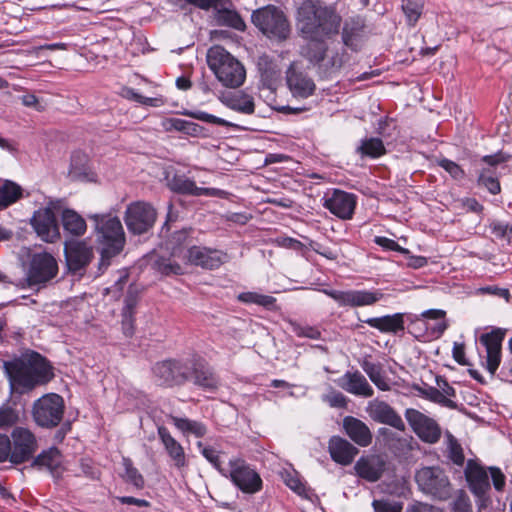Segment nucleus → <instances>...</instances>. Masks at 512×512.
Instances as JSON below:
<instances>
[{
  "label": "nucleus",
  "mask_w": 512,
  "mask_h": 512,
  "mask_svg": "<svg viewBox=\"0 0 512 512\" xmlns=\"http://www.w3.org/2000/svg\"><path fill=\"white\" fill-rule=\"evenodd\" d=\"M207 64L225 87H240L246 78L244 66L222 46L215 45L208 50Z\"/></svg>",
  "instance_id": "20e7f679"
},
{
  "label": "nucleus",
  "mask_w": 512,
  "mask_h": 512,
  "mask_svg": "<svg viewBox=\"0 0 512 512\" xmlns=\"http://www.w3.org/2000/svg\"><path fill=\"white\" fill-rule=\"evenodd\" d=\"M184 115L189 116L193 119L200 120L203 122L224 126V127H234L235 125L223 118L217 117L215 115L209 114L204 111L196 110V111H186Z\"/></svg>",
  "instance_id": "a18cd8bd"
},
{
  "label": "nucleus",
  "mask_w": 512,
  "mask_h": 512,
  "mask_svg": "<svg viewBox=\"0 0 512 512\" xmlns=\"http://www.w3.org/2000/svg\"><path fill=\"white\" fill-rule=\"evenodd\" d=\"M191 367L190 379L193 383L205 390L214 391L219 386V379L211 367L201 360H189Z\"/></svg>",
  "instance_id": "393cba45"
},
{
  "label": "nucleus",
  "mask_w": 512,
  "mask_h": 512,
  "mask_svg": "<svg viewBox=\"0 0 512 512\" xmlns=\"http://www.w3.org/2000/svg\"><path fill=\"white\" fill-rule=\"evenodd\" d=\"M227 476L243 493L255 494L262 489L258 472L241 458H232L228 463Z\"/></svg>",
  "instance_id": "6e6552de"
},
{
  "label": "nucleus",
  "mask_w": 512,
  "mask_h": 512,
  "mask_svg": "<svg viewBox=\"0 0 512 512\" xmlns=\"http://www.w3.org/2000/svg\"><path fill=\"white\" fill-rule=\"evenodd\" d=\"M438 165L443 168L455 180H462L465 177L464 170L454 161L442 158L437 161Z\"/></svg>",
  "instance_id": "6e6d98bb"
},
{
  "label": "nucleus",
  "mask_w": 512,
  "mask_h": 512,
  "mask_svg": "<svg viewBox=\"0 0 512 512\" xmlns=\"http://www.w3.org/2000/svg\"><path fill=\"white\" fill-rule=\"evenodd\" d=\"M451 512H473L469 498L465 495H460L454 501Z\"/></svg>",
  "instance_id": "774afa93"
},
{
  "label": "nucleus",
  "mask_w": 512,
  "mask_h": 512,
  "mask_svg": "<svg viewBox=\"0 0 512 512\" xmlns=\"http://www.w3.org/2000/svg\"><path fill=\"white\" fill-rule=\"evenodd\" d=\"M322 400L332 408H346L348 404V398L342 392L334 389L324 394Z\"/></svg>",
  "instance_id": "603ef678"
},
{
  "label": "nucleus",
  "mask_w": 512,
  "mask_h": 512,
  "mask_svg": "<svg viewBox=\"0 0 512 512\" xmlns=\"http://www.w3.org/2000/svg\"><path fill=\"white\" fill-rule=\"evenodd\" d=\"M170 419L174 426L181 431L184 436L193 435L196 438H202L207 434V426L200 421L172 415L170 416Z\"/></svg>",
  "instance_id": "72a5a7b5"
},
{
  "label": "nucleus",
  "mask_w": 512,
  "mask_h": 512,
  "mask_svg": "<svg viewBox=\"0 0 512 512\" xmlns=\"http://www.w3.org/2000/svg\"><path fill=\"white\" fill-rule=\"evenodd\" d=\"M32 415L35 423L42 428L58 426L64 415L63 398L55 393L42 396L34 402Z\"/></svg>",
  "instance_id": "0eeeda50"
},
{
  "label": "nucleus",
  "mask_w": 512,
  "mask_h": 512,
  "mask_svg": "<svg viewBox=\"0 0 512 512\" xmlns=\"http://www.w3.org/2000/svg\"><path fill=\"white\" fill-rule=\"evenodd\" d=\"M11 439L6 434H0V463L10 461Z\"/></svg>",
  "instance_id": "0e129e2a"
},
{
  "label": "nucleus",
  "mask_w": 512,
  "mask_h": 512,
  "mask_svg": "<svg viewBox=\"0 0 512 512\" xmlns=\"http://www.w3.org/2000/svg\"><path fill=\"white\" fill-rule=\"evenodd\" d=\"M328 449L331 458L341 465L351 464L359 452L355 446L340 436H333L329 440Z\"/></svg>",
  "instance_id": "c756f323"
},
{
  "label": "nucleus",
  "mask_w": 512,
  "mask_h": 512,
  "mask_svg": "<svg viewBox=\"0 0 512 512\" xmlns=\"http://www.w3.org/2000/svg\"><path fill=\"white\" fill-rule=\"evenodd\" d=\"M169 187L172 191L179 194H187L192 196H220L223 191L217 188H201L196 183L184 175H175L169 181Z\"/></svg>",
  "instance_id": "c85d7f7f"
},
{
  "label": "nucleus",
  "mask_w": 512,
  "mask_h": 512,
  "mask_svg": "<svg viewBox=\"0 0 512 512\" xmlns=\"http://www.w3.org/2000/svg\"><path fill=\"white\" fill-rule=\"evenodd\" d=\"M354 468L361 478L369 482H376L382 477L386 462L382 456L373 454L361 457Z\"/></svg>",
  "instance_id": "a878e982"
},
{
  "label": "nucleus",
  "mask_w": 512,
  "mask_h": 512,
  "mask_svg": "<svg viewBox=\"0 0 512 512\" xmlns=\"http://www.w3.org/2000/svg\"><path fill=\"white\" fill-rule=\"evenodd\" d=\"M96 240L101 245V264L109 265V260L124 249L126 238L120 219L111 214H93Z\"/></svg>",
  "instance_id": "7ed1b4c3"
},
{
  "label": "nucleus",
  "mask_w": 512,
  "mask_h": 512,
  "mask_svg": "<svg viewBox=\"0 0 512 512\" xmlns=\"http://www.w3.org/2000/svg\"><path fill=\"white\" fill-rule=\"evenodd\" d=\"M157 269L164 275H181L183 268L177 262L170 259H159L156 262Z\"/></svg>",
  "instance_id": "4d7b16f0"
},
{
  "label": "nucleus",
  "mask_w": 512,
  "mask_h": 512,
  "mask_svg": "<svg viewBox=\"0 0 512 512\" xmlns=\"http://www.w3.org/2000/svg\"><path fill=\"white\" fill-rule=\"evenodd\" d=\"M222 102L228 108L240 113L253 114L255 111L253 97L242 92H237L230 96H226L222 99Z\"/></svg>",
  "instance_id": "f704fd0d"
},
{
  "label": "nucleus",
  "mask_w": 512,
  "mask_h": 512,
  "mask_svg": "<svg viewBox=\"0 0 512 512\" xmlns=\"http://www.w3.org/2000/svg\"><path fill=\"white\" fill-rule=\"evenodd\" d=\"M19 415L17 411L9 406L0 408V429L12 427L18 422Z\"/></svg>",
  "instance_id": "864d4df0"
},
{
  "label": "nucleus",
  "mask_w": 512,
  "mask_h": 512,
  "mask_svg": "<svg viewBox=\"0 0 512 512\" xmlns=\"http://www.w3.org/2000/svg\"><path fill=\"white\" fill-rule=\"evenodd\" d=\"M62 225L64 230L72 236H82L87 230V225L76 211L72 209H64L62 212Z\"/></svg>",
  "instance_id": "473e14b6"
},
{
  "label": "nucleus",
  "mask_w": 512,
  "mask_h": 512,
  "mask_svg": "<svg viewBox=\"0 0 512 512\" xmlns=\"http://www.w3.org/2000/svg\"><path fill=\"white\" fill-rule=\"evenodd\" d=\"M491 232L499 239L510 242L512 238V223L493 221L490 224Z\"/></svg>",
  "instance_id": "5fc2aeb1"
},
{
  "label": "nucleus",
  "mask_w": 512,
  "mask_h": 512,
  "mask_svg": "<svg viewBox=\"0 0 512 512\" xmlns=\"http://www.w3.org/2000/svg\"><path fill=\"white\" fill-rule=\"evenodd\" d=\"M512 158V155L507 154L505 152L499 151L493 155H485L482 157V161L487 165L494 167L498 164L509 161Z\"/></svg>",
  "instance_id": "e2e57ef3"
},
{
  "label": "nucleus",
  "mask_w": 512,
  "mask_h": 512,
  "mask_svg": "<svg viewBox=\"0 0 512 512\" xmlns=\"http://www.w3.org/2000/svg\"><path fill=\"white\" fill-rule=\"evenodd\" d=\"M465 477L470 490L477 497H484L490 489V482L486 470L472 460L467 462Z\"/></svg>",
  "instance_id": "bb28decb"
},
{
  "label": "nucleus",
  "mask_w": 512,
  "mask_h": 512,
  "mask_svg": "<svg viewBox=\"0 0 512 512\" xmlns=\"http://www.w3.org/2000/svg\"><path fill=\"white\" fill-rule=\"evenodd\" d=\"M343 429L348 437L360 447H367L372 443L373 435L370 428L356 417H344Z\"/></svg>",
  "instance_id": "cd10ccee"
},
{
  "label": "nucleus",
  "mask_w": 512,
  "mask_h": 512,
  "mask_svg": "<svg viewBox=\"0 0 512 512\" xmlns=\"http://www.w3.org/2000/svg\"><path fill=\"white\" fill-rule=\"evenodd\" d=\"M446 436L450 460L458 466L463 465L465 457L461 445L451 433H447Z\"/></svg>",
  "instance_id": "49530a36"
},
{
  "label": "nucleus",
  "mask_w": 512,
  "mask_h": 512,
  "mask_svg": "<svg viewBox=\"0 0 512 512\" xmlns=\"http://www.w3.org/2000/svg\"><path fill=\"white\" fill-rule=\"evenodd\" d=\"M10 462L22 464L28 461L38 448L35 435L27 428L15 427L11 433Z\"/></svg>",
  "instance_id": "ddd939ff"
},
{
  "label": "nucleus",
  "mask_w": 512,
  "mask_h": 512,
  "mask_svg": "<svg viewBox=\"0 0 512 512\" xmlns=\"http://www.w3.org/2000/svg\"><path fill=\"white\" fill-rule=\"evenodd\" d=\"M335 382L342 390L356 397L370 398L374 395L373 387L359 370L346 371Z\"/></svg>",
  "instance_id": "aec40b11"
},
{
  "label": "nucleus",
  "mask_w": 512,
  "mask_h": 512,
  "mask_svg": "<svg viewBox=\"0 0 512 512\" xmlns=\"http://www.w3.org/2000/svg\"><path fill=\"white\" fill-rule=\"evenodd\" d=\"M360 366L363 372L379 390L389 391L391 389L381 363H374L370 361L368 357H364L360 362Z\"/></svg>",
  "instance_id": "7c9ffc66"
},
{
  "label": "nucleus",
  "mask_w": 512,
  "mask_h": 512,
  "mask_svg": "<svg viewBox=\"0 0 512 512\" xmlns=\"http://www.w3.org/2000/svg\"><path fill=\"white\" fill-rule=\"evenodd\" d=\"M365 411L376 423L391 426L399 431L405 430V423L397 411L390 404L379 398L368 401Z\"/></svg>",
  "instance_id": "f3484780"
},
{
  "label": "nucleus",
  "mask_w": 512,
  "mask_h": 512,
  "mask_svg": "<svg viewBox=\"0 0 512 512\" xmlns=\"http://www.w3.org/2000/svg\"><path fill=\"white\" fill-rule=\"evenodd\" d=\"M252 22L269 38L285 40L290 33V25L284 13L275 6L268 5L253 12Z\"/></svg>",
  "instance_id": "39448f33"
},
{
  "label": "nucleus",
  "mask_w": 512,
  "mask_h": 512,
  "mask_svg": "<svg viewBox=\"0 0 512 512\" xmlns=\"http://www.w3.org/2000/svg\"><path fill=\"white\" fill-rule=\"evenodd\" d=\"M137 302L138 294L132 287H130L125 297V307L123 309L124 325L126 324L128 317L130 318L133 316V310L136 307Z\"/></svg>",
  "instance_id": "bf43d9fd"
},
{
  "label": "nucleus",
  "mask_w": 512,
  "mask_h": 512,
  "mask_svg": "<svg viewBox=\"0 0 512 512\" xmlns=\"http://www.w3.org/2000/svg\"><path fill=\"white\" fill-rule=\"evenodd\" d=\"M415 480L419 489L438 500L451 497L452 488L448 476L438 466L422 467L417 470Z\"/></svg>",
  "instance_id": "423d86ee"
},
{
  "label": "nucleus",
  "mask_w": 512,
  "mask_h": 512,
  "mask_svg": "<svg viewBox=\"0 0 512 512\" xmlns=\"http://www.w3.org/2000/svg\"><path fill=\"white\" fill-rule=\"evenodd\" d=\"M58 263L53 255L40 252L32 255L27 272L30 285L45 284L56 277Z\"/></svg>",
  "instance_id": "f8f14e48"
},
{
  "label": "nucleus",
  "mask_w": 512,
  "mask_h": 512,
  "mask_svg": "<svg viewBox=\"0 0 512 512\" xmlns=\"http://www.w3.org/2000/svg\"><path fill=\"white\" fill-rule=\"evenodd\" d=\"M165 126L167 130H176L192 137H198L204 132V128L199 124L180 118L168 119Z\"/></svg>",
  "instance_id": "e433bc0d"
},
{
  "label": "nucleus",
  "mask_w": 512,
  "mask_h": 512,
  "mask_svg": "<svg viewBox=\"0 0 512 512\" xmlns=\"http://www.w3.org/2000/svg\"><path fill=\"white\" fill-rule=\"evenodd\" d=\"M307 44L301 47V55L307 59L313 66L320 69L324 77L330 75L333 71L339 69L342 60L338 56L325 61L327 45L325 40H307Z\"/></svg>",
  "instance_id": "9b49d317"
},
{
  "label": "nucleus",
  "mask_w": 512,
  "mask_h": 512,
  "mask_svg": "<svg viewBox=\"0 0 512 512\" xmlns=\"http://www.w3.org/2000/svg\"><path fill=\"white\" fill-rule=\"evenodd\" d=\"M374 512H401L403 505L399 501L379 499L372 502Z\"/></svg>",
  "instance_id": "3c124183"
},
{
  "label": "nucleus",
  "mask_w": 512,
  "mask_h": 512,
  "mask_svg": "<svg viewBox=\"0 0 512 512\" xmlns=\"http://www.w3.org/2000/svg\"><path fill=\"white\" fill-rule=\"evenodd\" d=\"M341 16L319 0H305L297 12V30L305 40H327L337 35Z\"/></svg>",
  "instance_id": "f257e3e1"
},
{
  "label": "nucleus",
  "mask_w": 512,
  "mask_h": 512,
  "mask_svg": "<svg viewBox=\"0 0 512 512\" xmlns=\"http://www.w3.org/2000/svg\"><path fill=\"white\" fill-rule=\"evenodd\" d=\"M156 218V210L149 203L137 201L127 206L124 221L130 233L142 235L154 226Z\"/></svg>",
  "instance_id": "1a4fd4ad"
},
{
  "label": "nucleus",
  "mask_w": 512,
  "mask_h": 512,
  "mask_svg": "<svg viewBox=\"0 0 512 512\" xmlns=\"http://www.w3.org/2000/svg\"><path fill=\"white\" fill-rule=\"evenodd\" d=\"M237 299L242 303L257 304L267 309H273L276 303L275 297L257 292H242L237 296Z\"/></svg>",
  "instance_id": "ea45409f"
},
{
  "label": "nucleus",
  "mask_w": 512,
  "mask_h": 512,
  "mask_svg": "<svg viewBox=\"0 0 512 512\" xmlns=\"http://www.w3.org/2000/svg\"><path fill=\"white\" fill-rule=\"evenodd\" d=\"M323 292L334 299L340 306L361 307L373 305L383 298V293L380 290L367 291V290H328L324 289Z\"/></svg>",
  "instance_id": "2eb2a0df"
},
{
  "label": "nucleus",
  "mask_w": 512,
  "mask_h": 512,
  "mask_svg": "<svg viewBox=\"0 0 512 512\" xmlns=\"http://www.w3.org/2000/svg\"><path fill=\"white\" fill-rule=\"evenodd\" d=\"M86 155L81 152H75L71 157L70 171L69 174L72 177H76L81 173V170L84 169V164L86 163Z\"/></svg>",
  "instance_id": "680f3d73"
},
{
  "label": "nucleus",
  "mask_w": 512,
  "mask_h": 512,
  "mask_svg": "<svg viewBox=\"0 0 512 512\" xmlns=\"http://www.w3.org/2000/svg\"><path fill=\"white\" fill-rule=\"evenodd\" d=\"M479 185L484 186L491 194H498L501 186L496 177L493 175L491 168H483L478 175Z\"/></svg>",
  "instance_id": "c03bdc74"
},
{
  "label": "nucleus",
  "mask_w": 512,
  "mask_h": 512,
  "mask_svg": "<svg viewBox=\"0 0 512 512\" xmlns=\"http://www.w3.org/2000/svg\"><path fill=\"white\" fill-rule=\"evenodd\" d=\"M506 330L495 328L489 333L481 335L480 342L485 346L487 353L486 368L494 375L501 362V347Z\"/></svg>",
  "instance_id": "412c9836"
},
{
  "label": "nucleus",
  "mask_w": 512,
  "mask_h": 512,
  "mask_svg": "<svg viewBox=\"0 0 512 512\" xmlns=\"http://www.w3.org/2000/svg\"><path fill=\"white\" fill-rule=\"evenodd\" d=\"M355 206V195L339 189H335L331 197L326 198L324 202L325 208H327L332 214L344 220L352 218Z\"/></svg>",
  "instance_id": "4be33fe9"
},
{
  "label": "nucleus",
  "mask_w": 512,
  "mask_h": 512,
  "mask_svg": "<svg viewBox=\"0 0 512 512\" xmlns=\"http://www.w3.org/2000/svg\"><path fill=\"white\" fill-rule=\"evenodd\" d=\"M64 253L68 270L72 273L84 270L94 257L93 247L80 240L67 242Z\"/></svg>",
  "instance_id": "dca6fc26"
},
{
  "label": "nucleus",
  "mask_w": 512,
  "mask_h": 512,
  "mask_svg": "<svg viewBox=\"0 0 512 512\" xmlns=\"http://www.w3.org/2000/svg\"><path fill=\"white\" fill-rule=\"evenodd\" d=\"M123 466L125 468V481L133 485L136 489H142L145 485L144 477L138 469L133 466L132 461L129 458H123Z\"/></svg>",
  "instance_id": "37998d69"
},
{
  "label": "nucleus",
  "mask_w": 512,
  "mask_h": 512,
  "mask_svg": "<svg viewBox=\"0 0 512 512\" xmlns=\"http://www.w3.org/2000/svg\"><path fill=\"white\" fill-rule=\"evenodd\" d=\"M405 418L422 441L434 444L440 439L441 429L434 419L413 408L406 409Z\"/></svg>",
  "instance_id": "4468645a"
},
{
  "label": "nucleus",
  "mask_w": 512,
  "mask_h": 512,
  "mask_svg": "<svg viewBox=\"0 0 512 512\" xmlns=\"http://www.w3.org/2000/svg\"><path fill=\"white\" fill-rule=\"evenodd\" d=\"M197 446L202 448V455L223 475L227 476V469L221 466L219 453L212 447H203L202 442H198Z\"/></svg>",
  "instance_id": "8fccbe9b"
},
{
  "label": "nucleus",
  "mask_w": 512,
  "mask_h": 512,
  "mask_svg": "<svg viewBox=\"0 0 512 512\" xmlns=\"http://www.w3.org/2000/svg\"><path fill=\"white\" fill-rule=\"evenodd\" d=\"M190 232L191 229H182L172 234L169 240V246L171 249V254L174 257H181L183 249L190 245Z\"/></svg>",
  "instance_id": "58836bf2"
},
{
  "label": "nucleus",
  "mask_w": 512,
  "mask_h": 512,
  "mask_svg": "<svg viewBox=\"0 0 512 512\" xmlns=\"http://www.w3.org/2000/svg\"><path fill=\"white\" fill-rule=\"evenodd\" d=\"M3 368L11 384L21 394L48 383L53 377L48 361L37 352L15 361H5Z\"/></svg>",
  "instance_id": "f03ea898"
},
{
  "label": "nucleus",
  "mask_w": 512,
  "mask_h": 512,
  "mask_svg": "<svg viewBox=\"0 0 512 512\" xmlns=\"http://www.w3.org/2000/svg\"><path fill=\"white\" fill-rule=\"evenodd\" d=\"M31 225L37 235L45 242L53 243L60 238L57 220L50 208L35 211L31 219Z\"/></svg>",
  "instance_id": "a211bd4d"
},
{
  "label": "nucleus",
  "mask_w": 512,
  "mask_h": 512,
  "mask_svg": "<svg viewBox=\"0 0 512 512\" xmlns=\"http://www.w3.org/2000/svg\"><path fill=\"white\" fill-rule=\"evenodd\" d=\"M375 242L379 246L386 248L388 250L398 251L402 254L408 253L407 249L402 248L401 246H399V244L396 241H394L392 239H389L386 237H376Z\"/></svg>",
  "instance_id": "69168bd1"
},
{
  "label": "nucleus",
  "mask_w": 512,
  "mask_h": 512,
  "mask_svg": "<svg viewBox=\"0 0 512 512\" xmlns=\"http://www.w3.org/2000/svg\"><path fill=\"white\" fill-rule=\"evenodd\" d=\"M365 323L385 333H397L398 331L404 330L403 315L400 313L369 318L365 320Z\"/></svg>",
  "instance_id": "2f4dec72"
},
{
  "label": "nucleus",
  "mask_w": 512,
  "mask_h": 512,
  "mask_svg": "<svg viewBox=\"0 0 512 512\" xmlns=\"http://www.w3.org/2000/svg\"><path fill=\"white\" fill-rule=\"evenodd\" d=\"M357 151L364 157L378 158L386 153L383 141L380 138H368L361 142Z\"/></svg>",
  "instance_id": "4c0bfd02"
},
{
  "label": "nucleus",
  "mask_w": 512,
  "mask_h": 512,
  "mask_svg": "<svg viewBox=\"0 0 512 512\" xmlns=\"http://www.w3.org/2000/svg\"><path fill=\"white\" fill-rule=\"evenodd\" d=\"M421 392L427 399H429L437 404H440L442 406L449 407V408L456 407V404L454 401H452L451 399L446 397L442 393L441 390H439L435 387H431V386L427 387V388L423 389Z\"/></svg>",
  "instance_id": "09e8293b"
},
{
  "label": "nucleus",
  "mask_w": 512,
  "mask_h": 512,
  "mask_svg": "<svg viewBox=\"0 0 512 512\" xmlns=\"http://www.w3.org/2000/svg\"><path fill=\"white\" fill-rule=\"evenodd\" d=\"M184 258L193 265L204 269H217L227 261V254L216 249L201 246H191L187 249Z\"/></svg>",
  "instance_id": "6ab92c4d"
},
{
  "label": "nucleus",
  "mask_w": 512,
  "mask_h": 512,
  "mask_svg": "<svg viewBox=\"0 0 512 512\" xmlns=\"http://www.w3.org/2000/svg\"><path fill=\"white\" fill-rule=\"evenodd\" d=\"M492 483L494 488L497 491H502L505 487V475L502 473V471L498 467H490L489 468Z\"/></svg>",
  "instance_id": "338daca9"
},
{
  "label": "nucleus",
  "mask_w": 512,
  "mask_h": 512,
  "mask_svg": "<svg viewBox=\"0 0 512 512\" xmlns=\"http://www.w3.org/2000/svg\"><path fill=\"white\" fill-rule=\"evenodd\" d=\"M23 197V189L11 180L0 182V210L6 209Z\"/></svg>",
  "instance_id": "c9c22d12"
},
{
  "label": "nucleus",
  "mask_w": 512,
  "mask_h": 512,
  "mask_svg": "<svg viewBox=\"0 0 512 512\" xmlns=\"http://www.w3.org/2000/svg\"><path fill=\"white\" fill-rule=\"evenodd\" d=\"M258 69L262 74V77L265 79H272L276 73L275 65L271 58L267 55H261L258 58Z\"/></svg>",
  "instance_id": "13d9d810"
},
{
  "label": "nucleus",
  "mask_w": 512,
  "mask_h": 512,
  "mask_svg": "<svg viewBox=\"0 0 512 512\" xmlns=\"http://www.w3.org/2000/svg\"><path fill=\"white\" fill-rule=\"evenodd\" d=\"M402 10L409 24H415L422 12L421 0H402Z\"/></svg>",
  "instance_id": "de8ad7c7"
},
{
  "label": "nucleus",
  "mask_w": 512,
  "mask_h": 512,
  "mask_svg": "<svg viewBox=\"0 0 512 512\" xmlns=\"http://www.w3.org/2000/svg\"><path fill=\"white\" fill-rule=\"evenodd\" d=\"M79 467L81 470V474L89 479L95 480L99 478L100 471L94 465L93 461L90 459L82 458L79 463Z\"/></svg>",
  "instance_id": "052dcab7"
},
{
  "label": "nucleus",
  "mask_w": 512,
  "mask_h": 512,
  "mask_svg": "<svg viewBox=\"0 0 512 512\" xmlns=\"http://www.w3.org/2000/svg\"><path fill=\"white\" fill-rule=\"evenodd\" d=\"M152 371L159 385L170 387L189 381L191 367L189 366V360H165L156 363Z\"/></svg>",
  "instance_id": "9d476101"
},
{
  "label": "nucleus",
  "mask_w": 512,
  "mask_h": 512,
  "mask_svg": "<svg viewBox=\"0 0 512 512\" xmlns=\"http://www.w3.org/2000/svg\"><path fill=\"white\" fill-rule=\"evenodd\" d=\"M60 464V452L57 448H50L40 453L33 461V466L56 469Z\"/></svg>",
  "instance_id": "a19ab883"
},
{
  "label": "nucleus",
  "mask_w": 512,
  "mask_h": 512,
  "mask_svg": "<svg viewBox=\"0 0 512 512\" xmlns=\"http://www.w3.org/2000/svg\"><path fill=\"white\" fill-rule=\"evenodd\" d=\"M158 436L173 466L177 469H183L188 466V460L185 450L164 426L158 427Z\"/></svg>",
  "instance_id": "b1692460"
},
{
  "label": "nucleus",
  "mask_w": 512,
  "mask_h": 512,
  "mask_svg": "<svg viewBox=\"0 0 512 512\" xmlns=\"http://www.w3.org/2000/svg\"><path fill=\"white\" fill-rule=\"evenodd\" d=\"M216 18L219 24L226 25L240 31H243L246 27L241 16L233 10L220 9L217 12Z\"/></svg>",
  "instance_id": "79ce46f5"
},
{
  "label": "nucleus",
  "mask_w": 512,
  "mask_h": 512,
  "mask_svg": "<svg viewBox=\"0 0 512 512\" xmlns=\"http://www.w3.org/2000/svg\"><path fill=\"white\" fill-rule=\"evenodd\" d=\"M287 85L293 96L307 98L316 88L314 81L301 71L296 64H291L286 72Z\"/></svg>",
  "instance_id": "5701e85b"
}]
</instances>
